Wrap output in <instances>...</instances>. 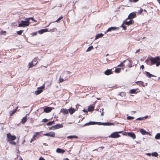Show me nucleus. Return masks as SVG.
<instances>
[{
  "instance_id": "2eb2a0df",
  "label": "nucleus",
  "mask_w": 160,
  "mask_h": 160,
  "mask_svg": "<svg viewBox=\"0 0 160 160\" xmlns=\"http://www.w3.org/2000/svg\"><path fill=\"white\" fill-rule=\"evenodd\" d=\"M145 73L146 76L147 77H148L150 78H151V77H156L155 75L150 74L149 72H148L145 71Z\"/></svg>"
},
{
  "instance_id": "052dcab7",
  "label": "nucleus",
  "mask_w": 160,
  "mask_h": 160,
  "mask_svg": "<svg viewBox=\"0 0 160 160\" xmlns=\"http://www.w3.org/2000/svg\"><path fill=\"white\" fill-rule=\"evenodd\" d=\"M141 68L143 69L144 68V66L143 65H142L141 66Z\"/></svg>"
},
{
  "instance_id": "338daca9",
  "label": "nucleus",
  "mask_w": 160,
  "mask_h": 160,
  "mask_svg": "<svg viewBox=\"0 0 160 160\" xmlns=\"http://www.w3.org/2000/svg\"><path fill=\"white\" fill-rule=\"evenodd\" d=\"M147 155H148V156H151V154L150 153H148L147 154Z\"/></svg>"
},
{
  "instance_id": "4d7b16f0",
  "label": "nucleus",
  "mask_w": 160,
  "mask_h": 160,
  "mask_svg": "<svg viewBox=\"0 0 160 160\" xmlns=\"http://www.w3.org/2000/svg\"><path fill=\"white\" fill-rule=\"evenodd\" d=\"M52 129L53 130H54V126H53L51 127H50V128H49V130H51Z\"/></svg>"
},
{
  "instance_id": "423d86ee",
  "label": "nucleus",
  "mask_w": 160,
  "mask_h": 160,
  "mask_svg": "<svg viewBox=\"0 0 160 160\" xmlns=\"http://www.w3.org/2000/svg\"><path fill=\"white\" fill-rule=\"evenodd\" d=\"M136 17V13L135 12H133L131 13L128 16V18L126 20L128 19H131L134 18Z\"/></svg>"
},
{
  "instance_id": "f257e3e1",
  "label": "nucleus",
  "mask_w": 160,
  "mask_h": 160,
  "mask_svg": "<svg viewBox=\"0 0 160 160\" xmlns=\"http://www.w3.org/2000/svg\"><path fill=\"white\" fill-rule=\"evenodd\" d=\"M150 60L151 65L156 64L157 66H158L160 65V58L158 56L151 58Z\"/></svg>"
},
{
  "instance_id": "3c124183",
  "label": "nucleus",
  "mask_w": 160,
  "mask_h": 160,
  "mask_svg": "<svg viewBox=\"0 0 160 160\" xmlns=\"http://www.w3.org/2000/svg\"><path fill=\"white\" fill-rule=\"evenodd\" d=\"M143 11V10L142 8H141L139 10V12L140 14H141Z\"/></svg>"
},
{
  "instance_id": "e2e57ef3",
  "label": "nucleus",
  "mask_w": 160,
  "mask_h": 160,
  "mask_svg": "<svg viewBox=\"0 0 160 160\" xmlns=\"http://www.w3.org/2000/svg\"><path fill=\"white\" fill-rule=\"evenodd\" d=\"M139 51H140V49H138V50H137V51L136 52V53H138V52H139Z\"/></svg>"
},
{
  "instance_id": "79ce46f5",
  "label": "nucleus",
  "mask_w": 160,
  "mask_h": 160,
  "mask_svg": "<svg viewBox=\"0 0 160 160\" xmlns=\"http://www.w3.org/2000/svg\"><path fill=\"white\" fill-rule=\"evenodd\" d=\"M67 80L66 79H64L62 78L61 77H60V78L59 79V82H63L64 81H65Z\"/></svg>"
},
{
  "instance_id": "7c9ffc66",
  "label": "nucleus",
  "mask_w": 160,
  "mask_h": 160,
  "mask_svg": "<svg viewBox=\"0 0 160 160\" xmlns=\"http://www.w3.org/2000/svg\"><path fill=\"white\" fill-rule=\"evenodd\" d=\"M55 122L54 121H52L51 122H48L47 123V126H51L53 124H54Z\"/></svg>"
},
{
  "instance_id": "f3484780",
  "label": "nucleus",
  "mask_w": 160,
  "mask_h": 160,
  "mask_svg": "<svg viewBox=\"0 0 160 160\" xmlns=\"http://www.w3.org/2000/svg\"><path fill=\"white\" fill-rule=\"evenodd\" d=\"M48 31L47 28L41 29L38 31V32L40 34H42L44 32H46Z\"/></svg>"
},
{
  "instance_id": "cd10ccee",
  "label": "nucleus",
  "mask_w": 160,
  "mask_h": 160,
  "mask_svg": "<svg viewBox=\"0 0 160 160\" xmlns=\"http://www.w3.org/2000/svg\"><path fill=\"white\" fill-rule=\"evenodd\" d=\"M148 117V116L142 118H137L136 120H143L146 119Z\"/></svg>"
},
{
  "instance_id": "b1692460",
  "label": "nucleus",
  "mask_w": 160,
  "mask_h": 160,
  "mask_svg": "<svg viewBox=\"0 0 160 160\" xmlns=\"http://www.w3.org/2000/svg\"><path fill=\"white\" fill-rule=\"evenodd\" d=\"M17 108L16 109H13L12 111H11L9 112L10 115L11 116L13 114L16 112L17 109Z\"/></svg>"
},
{
  "instance_id": "5701e85b",
  "label": "nucleus",
  "mask_w": 160,
  "mask_h": 160,
  "mask_svg": "<svg viewBox=\"0 0 160 160\" xmlns=\"http://www.w3.org/2000/svg\"><path fill=\"white\" fill-rule=\"evenodd\" d=\"M103 34L102 33L98 34L96 36L95 38V40H97L99 38L102 37L103 36Z\"/></svg>"
},
{
  "instance_id": "0eeeda50",
  "label": "nucleus",
  "mask_w": 160,
  "mask_h": 160,
  "mask_svg": "<svg viewBox=\"0 0 160 160\" xmlns=\"http://www.w3.org/2000/svg\"><path fill=\"white\" fill-rule=\"evenodd\" d=\"M44 135L47 136L51 137H54L55 135V133L54 132H51L49 133L44 134Z\"/></svg>"
},
{
  "instance_id": "a19ab883",
  "label": "nucleus",
  "mask_w": 160,
  "mask_h": 160,
  "mask_svg": "<svg viewBox=\"0 0 160 160\" xmlns=\"http://www.w3.org/2000/svg\"><path fill=\"white\" fill-rule=\"evenodd\" d=\"M23 32V30H20L19 31H17V33L18 35H21Z\"/></svg>"
},
{
  "instance_id": "603ef678",
  "label": "nucleus",
  "mask_w": 160,
  "mask_h": 160,
  "mask_svg": "<svg viewBox=\"0 0 160 160\" xmlns=\"http://www.w3.org/2000/svg\"><path fill=\"white\" fill-rule=\"evenodd\" d=\"M143 82H142L140 81H139V83H138V84L139 85H143Z\"/></svg>"
},
{
  "instance_id": "13d9d810",
  "label": "nucleus",
  "mask_w": 160,
  "mask_h": 160,
  "mask_svg": "<svg viewBox=\"0 0 160 160\" xmlns=\"http://www.w3.org/2000/svg\"><path fill=\"white\" fill-rule=\"evenodd\" d=\"M139 0H133V1H132V0H130V2H138Z\"/></svg>"
},
{
  "instance_id": "20e7f679",
  "label": "nucleus",
  "mask_w": 160,
  "mask_h": 160,
  "mask_svg": "<svg viewBox=\"0 0 160 160\" xmlns=\"http://www.w3.org/2000/svg\"><path fill=\"white\" fill-rule=\"evenodd\" d=\"M122 132V131L118 132H115L112 134H111V135L109 136V138H116L119 137L120 136L118 134V133H121Z\"/></svg>"
},
{
  "instance_id": "393cba45",
  "label": "nucleus",
  "mask_w": 160,
  "mask_h": 160,
  "mask_svg": "<svg viewBox=\"0 0 160 160\" xmlns=\"http://www.w3.org/2000/svg\"><path fill=\"white\" fill-rule=\"evenodd\" d=\"M67 138L71 139L73 138L78 139V137L76 135L70 136L67 137Z\"/></svg>"
},
{
  "instance_id": "de8ad7c7",
  "label": "nucleus",
  "mask_w": 160,
  "mask_h": 160,
  "mask_svg": "<svg viewBox=\"0 0 160 160\" xmlns=\"http://www.w3.org/2000/svg\"><path fill=\"white\" fill-rule=\"evenodd\" d=\"M1 34L5 35L6 34V31H1Z\"/></svg>"
},
{
  "instance_id": "4468645a",
  "label": "nucleus",
  "mask_w": 160,
  "mask_h": 160,
  "mask_svg": "<svg viewBox=\"0 0 160 160\" xmlns=\"http://www.w3.org/2000/svg\"><path fill=\"white\" fill-rule=\"evenodd\" d=\"M52 110V109L51 107H47L44 108V111L45 112L48 113L50 112Z\"/></svg>"
},
{
  "instance_id": "6ab92c4d",
  "label": "nucleus",
  "mask_w": 160,
  "mask_h": 160,
  "mask_svg": "<svg viewBox=\"0 0 160 160\" xmlns=\"http://www.w3.org/2000/svg\"><path fill=\"white\" fill-rule=\"evenodd\" d=\"M27 121V117L26 115L22 119L21 122L22 124H24Z\"/></svg>"
},
{
  "instance_id": "dca6fc26",
  "label": "nucleus",
  "mask_w": 160,
  "mask_h": 160,
  "mask_svg": "<svg viewBox=\"0 0 160 160\" xmlns=\"http://www.w3.org/2000/svg\"><path fill=\"white\" fill-rule=\"evenodd\" d=\"M140 132L143 135H144L145 134L148 135L149 134V132H146L145 130L142 129H140Z\"/></svg>"
},
{
  "instance_id": "a18cd8bd",
  "label": "nucleus",
  "mask_w": 160,
  "mask_h": 160,
  "mask_svg": "<svg viewBox=\"0 0 160 160\" xmlns=\"http://www.w3.org/2000/svg\"><path fill=\"white\" fill-rule=\"evenodd\" d=\"M9 142L10 143L13 145H16V142H15L13 141H11Z\"/></svg>"
},
{
  "instance_id": "2f4dec72",
  "label": "nucleus",
  "mask_w": 160,
  "mask_h": 160,
  "mask_svg": "<svg viewBox=\"0 0 160 160\" xmlns=\"http://www.w3.org/2000/svg\"><path fill=\"white\" fill-rule=\"evenodd\" d=\"M42 92V90H37L35 91V94L36 95H38L39 94H40Z\"/></svg>"
},
{
  "instance_id": "c03bdc74",
  "label": "nucleus",
  "mask_w": 160,
  "mask_h": 160,
  "mask_svg": "<svg viewBox=\"0 0 160 160\" xmlns=\"http://www.w3.org/2000/svg\"><path fill=\"white\" fill-rule=\"evenodd\" d=\"M134 118V117H131V116H128V117H127V119L128 120H132V119H133Z\"/></svg>"
},
{
  "instance_id": "4be33fe9",
  "label": "nucleus",
  "mask_w": 160,
  "mask_h": 160,
  "mask_svg": "<svg viewBox=\"0 0 160 160\" xmlns=\"http://www.w3.org/2000/svg\"><path fill=\"white\" fill-rule=\"evenodd\" d=\"M117 28L116 27H111L108 29V30L106 31V32H108L111 31L112 30H116Z\"/></svg>"
},
{
  "instance_id": "473e14b6",
  "label": "nucleus",
  "mask_w": 160,
  "mask_h": 160,
  "mask_svg": "<svg viewBox=\"0 0 160 160\" xmlns=\"http://www.w3.org/2000/svg\"><path fill=\"white\" fill-rule=\"evenodd\" d=\"M126 60H124L122 62H121L120 64L118 65V67H122L124 66V63L125 62Z\"/></svg>"
},
{
  "instance_id": "774afa93",
  "label": "nucleus",
  "mask_w": 160,
  "mask_h": 160,
  "mask_svg": "<svg viewBox=\"0 0 160 160\" xmlns=\"http://www.w3.org/2000/svg\"><path fill=\"white\" fill-rule=\"evenodd\" d=\"M18 160H23V159H22V158L21 157L20 158L18 159Z\"/></svg>"
},
{
  "instance_id": "0e129e2a",
  "label": "nucleus",
  "mask_w": 160,
  "mask_h": 160,
  "mask_svg": "<svg viewBox=\"0 0 160 160\" xmlns=\"http://www.w3.org/2000/svg\"><path fill=\"white\" fill-rule=\"evenodd\" d=\"M83 112H88V111L87 110H83Z\"/></svg>"
},
{
  "instance_id": "864d4df0",
  "label": "nucleus",
  "mask_w": 160,
  "mask_h": 160,
  "mask_svg": "<svg viewBox=\"0 0 160 160\" xmlns=\"http://www.w3.org/2000/svg\"><path fill=\"white\" fill-rule=\"evenodd\" d=\"M90 123V122H88V123H85L84 125L85 126H87V125H91V123Z\"/></svg>"
},
{
  "instance_id": "c85d7f7f",
  "label": "nucleus",
  "mask_w": 160,
  "mask_h": 160,
  "mask_svg": "<svg viewBox=\"0 0 160 160\" xmlns=\"http://www.w3.org/2000/svg\"><path fill=\"white\" fill-rule=\"evenodd\" d=\"M121 69V68H118L115 69V72L116 73H118L120 72Z\"/></svg>"
},
{
  "instance_id": "aec40b11",
  "label": "nucleus",
  "mask_w": 160,
  "mask_h": 160,
  "mask_svg": "<svg viewBox=\"0 0 160 160\" xmlns=\"http://www.w3.org/2000/svg\"><path fill=\"white\" fill-rule=\"evenodd\" d=\"M68 111L71 114H72L75 112V110L74 108H71L68 110Z\"/></svg>"
},
{
  "instance_id": "09e8293b",
  "label": "nucleus",
  "mask_w": 160,
  "mask_h": 160,
  "mask_svg": "<svg viewBox=\"0 0 160 160\" xmlns=\"http://www.w3.org/2000/svg\"><path fill=\"white\" fill-rule=\"evenodd\" d=\"M48 121V119H46V118H45V119H42V122H47Z\"/></svg>"
},
{
  "instance_id": "4c0bfd02",
  "label": "nucleus",
  "mask_w": 160,
  "mask_h": 160,
  "mask_svg": "<svg viewBox=\"0 0 160 160\" xmlns=\"http://www.w3.org/2000/svg\"><path fill=\"white\" fill-rule=\"evenodd\" d=\"M104 125H108V126L114 125V124L113 123H110V122H108L104 123Z\"/></svg>"
},
{
  "instance_id": "a211bd4d",
  "label": "nucleus",
  "mask_w": 160,
  "mask_h": 160,
  "mask_svg": "<svg viewBox=\"0 0 160 160\" xmlns=\"http://www.w3.org/2000/svg\"><path fill=\"white\" fill-rule=\"evenodd\" d=\"M56 152L58 153H63L65 152V151L64 149H62L60 148H58L56 150Z\"/></svg>"
},
{
  "instance_id": "f8f14e48",
  "label": "nucleus",
  "mask_w": 160,
  "mask_h": 160,
  "mask_svg": "<svg viewBox=\"0 0 160 160\" xmlns=\"http://www.w3.org/2000/svg\"><path fill=\"white\" fill-rule=\"evenodd\" d=\"M124 23L127 25H130L133 24L134 23V21L133 20H130L129 21H125L124 22Z\"/></svg>"
},
{
  "instance_id": "49530a36",
  "label": "nucleus",
  "mask_w": 160,
  "mask_h": 160,
  "mask_svg": "<svg viewBox=\"0 0 160 160\" xmlns=\"http://www.w3.org/2000/svg\"><path fill=\"white\" fill-rule=\"evenodd\" d=\"M63 18L62 16H61L60 17H59L56 21V22H58L59 21L62 19Z\"/></svg>"
},
{
  "instance_id": "680f3d73",
  "label": "nucleus",
  "mask_w": 160,
  "mask_h": 160,
  "mask_svg": "<svg viewBox=\"0 0 160 160\" xmlns=\"http://www.w3.org/2000/svg\"><path fill=\"white\" fill-rule=\"evenodd\" d=\"M127 133H127L126 132H125L123 133V134L124 135H126V134H127Z\"/></svg>"
},
{
  "instance_id": "f03ea898",
  "label": "nucleus",
  "mask_w": 160,
  "mask_h": 160,
  "mask_svg": "<svg viewBox=\"0 0 160 160\" xmlns=\"http://www.w3.org/2000/svg\"><path fill=\"white\" fill-rule=\"evenodd\" d=\"M29 24V21H28L27 20L25 21L22 20L21 21V23L18 24V27H25L28 26Z\"/></svg>"
},
{
  "instance_id": "6e6d98bb",
  "label": "nucleus",
  "mask_w": 160,
  "mask_h": 160,
  "mask_svg": "<svg viewBox=\"0 0 160 160\" xmlns=\"http://www.w3.org/2000/svg\"><path fill=\"white\" fill-rule=\"evenodd\" d=\"M91 124V125H94L95 124L96 122H90Z\"/></svg>"
},
{
  "instance_id": "69168bd1",
  "label": "nucleus",
  "mask_w": 160,
  "mask_h": 160,
  "mask_svg": "<svg viewBox=\"0 0 160 160\" xmlns=\"http://www.w3.org/2000/svg\"><path fill=\"white\" fill-rule=\"evenodd\" d=\"M104 148V147H102H102H100L99 148H101V149H103Z\"/></svg>"
},
{
  "instance_id": "9d476101",
  "label": "nucleus",
  "mask_w": 160,
  "mask_h": 160,
  "mask_svg": "<svg viewBox=\"0 0 160 160\" xmlns=\"http://www.w3.org/2000/svg\"><path fill=\"white\" fill-rule=\"evenodd\" d=\"M129 63L127 65V66L129 68H131L134 66L132 61L131 60H128Z\"/></svg>"
},
{
  "instance_id": "39448f33",
  "label": "nucleus",
  "mask_w": 160,
  "mask_h": 160,
  "mask_svg": "<svg viewBox=\"0 0 160 160\" xmlns=\"http://www.w3.org/2000/svg\"><path fill=\"white\" fill-rule=\"evenodd\" d=\"M40 136V133L39 132H37L35 133V134H34V135L33 136L32 138L31 139L30 141V143H32V142L35 140L36 138L38 136Z\"/></svg>"
},
{
  "instance_id": "c9c22d12",
  "label": "nucleus",
  "mask_w": 160,
  "mask_h": 160,
  "mask_svg": "<svg viewBox=\"0 0 160 160\" xmlns=\"http://www.w3.org/2000/svg\"><path fill=\"white\" fill-rule=\"evenodd\" d=\"M93 48L92 46H90L89 47L87 50H86V52H89Z\"/></svg>"
},
{
  "instance_id": "e433bc0d",
  "label": "nucleus",
  "mask_w": 160,
  "mask_h": 160,
  "mask_svg": "<svg viewBox=\"0 0 160 160\" xmlns=\"http://www.w3.org/2000/svg\"><path fill=\"white\" fill-rule=\"evenodd\" d=\"M155 138L157 139H159L160 138V133H157L155 136Z\"/></svg>"
},
{
  "instance_id": "5fc2aeb1",
  "label": "nucleus",
  "mask_w": 160,
  "mask_h": 160,
  "mask_svg": "<svg viewBox=\"0 0 160 160\" xmlns=\"http://www.w3.org/2000/svg\"><path fill=\"white\" fill-rule=\"evenodd\" d=\"M122 27L123 29L126 30L127 29V28L126 26H124L123 25H122Z\"/></svg>"
},
{
  "instance_id": "8fccbe9b",
  "label": "nucleus",
  "mask_w": 160,
  "mask_h": 160,
  "mask_svg": "<svg viewBox=\"0 0 160 160\" xmlns=\"http://www.w3.org/2000/svg\"><path fill=\"white\" fill-rule=\"evenodd\" d=\"M37 34V33L36 32L32 33V36L36 35Z\"/></svg>"
},
{
  "instance_id": "6e6552de",
  "label": "nucleus",
  "mask_w": 160,
  "mask_h": 160,
  "mask_svg": "<svg viewBox=\"0 0 160 160\" xmlns=\"http://www.w3.org/2000/svg\"><path fill=\"white\" fill-rule=\"evenodd\" d=\"M60 112L62 113L63 115H65L68 113V110L62 108L61 109Z\"/></svg>"
},
{
  "instance_id": "1a4fd4ad",
  "label": "nucleus",
  "mask_w": 160,
  "mask_h": 160,
  "mask_svg": "<svg viewBox=\"0 0 160 160\" xmlns=\"http://www.w3.org/2000/svg\"><path fill=\"white\" fill-rule=\"evenodd\" d=\"M104 74L106 75H109L112 73V69H107L104 72Z\"/></svg>"
},
{
  "instance_id": "ea45409f",
  "label": "nucleus",
  "mask_w": 160,
  "mask_h": 160,
  "mask_svg": "<svg viewBox=\"0 0 160 160\" xmlns=\"http://www.w3.org/2000/svg\"><path fill=\"white\" fill-rule=\"evenodd\" d=\"M152 155L153 156L157 157L158 155V154L157 152H154L152 153Z\"/></svg>"
},
{
  "instance_id": "c756f323",
  "label": "nucleus",
  "mask_w": 160,
  "mask_h": 160,
  "mask_svg": "<svg viewBox=\"0 0 160 160\" xmlns=\"http://www.w3.org/2000/svg\"><path fill=\"white\" fill-rule=\"evenodd\" d=\"M34 63V65H36L38 62V59L37 58H34L32 61Z\"/></svg>"
},
{
  "instance_id": "bb28decb",
  "label": "nucleus",
  "mask_w": 160,
  "mask_h": 160,
  "mask_svg": "<svg viewBox=\"0 0 160 160\" xmlns=\"http://www.w3.org/2000/svg\"><path fill=\"white\" fill-rule=\"evenodd\" d=\"M36 65H34V63H33L32 61L29 62L28 63L29 68H31L33 66H35Z\"/></svg>"
},
{
  "instance_id": "72a5a7b5",
  "label": "nucleus",
  "mask_w": 160,
  "mask_h": 160,
  "mask_svg": "<svg viewBox=\"0 0 160 160\" xmlns=\"http://www.w3.org/2000/svg\"><path fill=\"white\" fill-rule=\"evenodd\" d=\"M57 29L56 28H53L52 29H50L49 30H48V32H54L57 31Z\"/></svg>"
},
{
  "instance_id": "9b49d317",
  "label": "nucleus",
  "mask_w": 160,
  "mask_h": 160,
  "mask_svg": "<svg viewBox=\"0 0 160 160\" xmlns=\"http://www.w3.org/2000/svg\"><path fill=\"white\" fill-rule=\"evenodd\" d=\"M127 134L128 136L132 138L133 139L136 138V135L134 133L128 132Z\"/></svg>"
},
{
  "instance_id": "bf43d9fd",
  "label": "nucleus",
  "mask_w": 160,
  "mask_h": 160,
  "mask_svg": "<svg viewBox=\"0 0 160 160\" xmlns=\"http://www.w3.org/2000/svg\"><path fill=\"white\" fill-rule=\"evenodd\" d=\"M39 160H45L44 158H40Z\"/></svg>"
},
{
  "instance_id": "58836bf2",
  "label": "nucleus",
  "mask_w": 160,
  "mask_h": 160,
  "mask_svg": "<svg viewBox=\"0 0 160 160\" xmlns=\"http://www.w3.org/2000/svg\"><path fill=\"white\" fill-rule=\"evenodd\" d=\"M119 95L122 97L125 96L126 95V94L124 92H122L120 93Z\"/></svg>"
},
{
  "instance_id": "37998d69",
  "label": "nucleus",
  "mask_w": 160,
  "mask_h": 160,
  "mask_svg": "<svg viewBox=\"0 0 160 160\" xmlns=\"http://www.w3.org/2000/svg\"><path fill=\"white\" fill-rule=\"evenodd\" d=\"M104 123H102L101 122H96L95 124H98L99 125H104Z\"/></svg>"
},
{
  "instance_id": "a878e982",
  "label": "nucleus",
  "mask_w": 160,
  "mask_h": 160,
  "mask_svg": "<svg viewBox=\"0 0 160 160\" xmlns=\"http://www.w3.org/2000/svg\"><path fill=\"white\" fill-rule=\"evenodd\" d=\"M25 20H27L28 21H29L30 20H32L34 22H37V21L36 20H35L33 18L30 17L28 18H26L25 19Z\"/></svg>"
},
{
  "instance_id": "ddd939ff",
  "label": "nucleus",
  "mask_w": 160,
  "mask_h": 160,
  "mask_svg": "<svg viewBox=\"0 0 160 160\" xmlns=\"http://www.w3.org/2000/svg\"><path fill=\"white\" fill-rule=\"evenodd\" d=\"M54 130L61 128L63 127V125L62 124H57L53 126Z\"/></svg>"
},
{
  "instance_id": "f704fd0d",
  "label": "nucleus",
  "mask_w": 160,
  "mask_h": 160,
  "mask_svg": "<svg viewBox=\"0 0 160 160\" xmlns=\"http://www.w3.org/2000/svg\"><path fill=\"white\" fill-rule=\"evenodd\" d=\"M136 89H132L131 90L129 91V93H136Z\"/></svg>"
},
{
  "instance_id": "7ed1b4c3",
  "label": "nucleus",
  "mask_w": 160,
  "mask_h": 160,
  "mask_svg": "<svg viewBox=\"0 0 160 160\" xmlns=\"http://www.w3.org/2000/svg\"><path fill=\"white\" fill-rule=\"evenodd\" d=\"M7 140L8 142H10L11 141L15 140L16 138L15 136L12 135L10 133L7 134Z\"/></svg>"
},
{
  "instance_id": "412c9836",
  "label": "nucleus",
  "mask_w": 160,
  "mask_h": 160,
  "mask_svg": "<svg viewBox=\"0 0 160 160\" xmlns=\"http://www.w3.org/2000/svg\"><path fill=\"white\" fill-rule=\"evenodd\" d=\"M94 107L92 105L89 106L88 108V111L89 112L93 111L94 110Z\"/></svg>"
}]
</instances>
